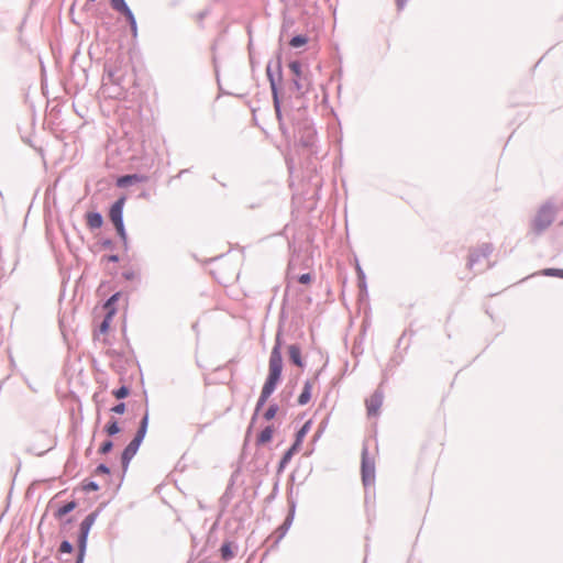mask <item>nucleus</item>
<instances>
[{
	"instance_id": "1",
	"label": "nucleus",
	"mask_w": 563,
	"mask_h": 563,
	"mask_svg": "<svg viewBox=\"0 0 563 563\" xmlns=\"http://www.w3.org/2000/svg\"><path fill=\"white\" fill-rule=\"evenodd\" d=\"M282 371L283 357L280 353V342L277 339L276 344L271 353L268 364V376L262 388V393L256 405V411H258L265 405L269 396L274 393L278 382L280 380Z\"/></svg>"
},
{
	"instance_id": "2",
	"label": "nucleus",
	"mask_w": 563,
	"mask_h": 563,
	"mask_svg": "<svg viewBox=\"0 0 563 563\" xmlns=\"http://www.w3.org/2000/svg\"><path fill=\"white\" fill-rule=\"evenodd\" d=\"M311 420H308L305 422V424L301 427V429L296 434V440L294 444L287 450V452L284 454L283 459L280 460L278 471L282 472L286 467V465L290 462L291 457L299 452L301 444L303 442L305 437L311 429Z\"/></svg>"
},
{
	"instance_id": "3",
	"label": "nucleus",
	"mask_w": 563,
	"mask_h": 563,
	"mask_svg": "<svg viewBox=\"0 0 563 563\" xmlns=\"http://www.w3.org/2000/svg\"><path fill=\"white\" fill-rule=\"evenodd\" d=\"M554 221V210L549 206L542 207L534 219L532 220L531 228L536 234H540L548 229Z\"/></svg>"
},
{
	"instance_id": "4",
	"label": "nucleus",
	"mask_w": 563,
	"mask_h": 563,
	"mask_svg": "<svg viewBox=\"0 0 563 563\" xmlns=\"http://www.w3.org/2000/svg\"><path fill=\"white\" fill-rule=\"evenodd\" d=\"M124 203H125V197H121L111 206L110 211H109V218H110L111 222L113 223L118 234L123 240H125V238H126V233H125V229H124V224H123V217H122Z\"/></svg>"
},
{
	"instance_id": "5",
	"label": "nucleus",
	"mask_w": 563,
	"mask_h": 563,
	"mask_svg": "<svg viewBox=\"0 0 563 563\" xmlns=\"http://www.w3.org/2000/svg\"><path fill=\"white\" fill-rule=\"evenodd\" d=\"M96 518H97V512H92V514L88 515L82 520V522L80 525V534L78 538L79 555H78L77 563H81V561L84 559L88 534H89L91 527L93 526V523L96 521Z\"/></svg>"
},
{
	"instance_id": "6",
	"label": "nucleus",
	"mask_w": 563,
	"mask_h": 563,
	"mask_svg": "<svg viewBox=\"0 0 563 563\" xmlns=\"http://www.w3.org/2000/svg\"><path fill=\"white\" fill-rule=\"evenodd\" d=\"M111 8L123 15L131 27V33L133 37L137 36V24L135 16L129 5L126 4L125 0H110Z\"/></svg>"
},
{
	"instance_id": "7",
	"label": "nucleus",
	"mask_w": 563,
	"mask_h": 563,
	"mask_svg": "<svg viewBox=\"0 0 563 563\" xmlns=\"http://www.w3.org/2000/svg\"><path fill=\"white\" fill-rule=\"evenodd\" d=\"M375 481V461L368 456L366 446L362 450V482L364 486L372 485Z\"/></svg>"
},
{
	"instance_id": "8",
	"label": "nucleus",
	"mask_w": 563,
	"mask_h": 563,
	"mask_svg": "<svg viewBox=\"0 0 563 563\" xmlns=\"http://www.w3.org/2000/svg\"><path fill=\"white\" fill-rule=\"evenodd\" d=\"M365 405L368 416H377L383 405V394L375 391L365 400Z\"/></svg>"
},
{
	"instance_id": "9",
	"label": "nucleus",
	"mask_w": 563,
	"mask_h": 563,
	"mask_svg": "<svg viewBox=\"0 0 563 563\" xmlns=\"http://www.w3.org/2000/svg\"><path fill=\"white\" fill-rule=\"evenodd\" d=\"M141 441L139 439H133L128 446L124 449L122 453V463L124 467L129 464V462L132 460V457L135 455L140 448Z\"/></svg>"
},
{
	"instance_id": "10",
	"label": "nucleus",
	"mask_w": 563,
	"mask_h": 563,
	"mask_svg": "<svg viewBox=\"0 0 563 563\" xmlns=\"http://www.w3.org/2000/svg\"><path fill=\"white\" fill-rule=\"evenodd\" d=\"M147 177L146 176H143V175H137V174H133V175H125V176H121L117 179V186L119 187H126L131 184H134V183H143V181H146Z\"/></svg>"
},
{
	"instance_id": "11",
	"label": "nucleus",
	"mask_w": 563,
	"mask_h": 563,
	"mask_svg": "<svg viewBox=\"0 0 563 563\" xmlns=\"http://www.w3.org/2000/svg\"><path fill=\"white\" fill-rule=\"evenodd\" d=\"M288 354L289 360L291 363H294L296 366L302 368L303 362L301 358V350L297 344H291L288 346Z\"/></svg>"
},
{
	"instance_id": "12",
	"label": "nucleus",
	"mask_w": 563,
	"mask_h": 563,
	"mask_svg": "<svg viewBox=\"0 0 563 563\" xmlns=\"http://www.w3.org/2000/svg\"><path fill=\"white\" fill-rule=\"evenodd\" d=\"M86 223L90 229H99L102 223V217L98 212H88L86 214Z\"/></svg>"
},
{
	"instance_id": "13",
	"label": "nucleus",
	"mask_w": 563,
	"mask_h": 563,
	"mask_svg": "<svg viewBox=\"0 0 563 563\" xmlns=\"http://www.w3.org/2000/svg\"><path fill=\"white\" fill-rule=\"evenodd\" d=\"M275 429L272 426L266 427L261 431V433L257 435L256 444L257 445H264L268 443L274 435Z\"/></svg>"
},
{
	"instance_id": "14",
	"label": "nucleus",
	"mask_w": 563,
	"mask_h": 563,
	"mask_svg": "<svg viewBox=\"0 0 563 563\" xmlns=\"http://www.w3.org/2000/svg\"><path fill=\"white\" fill-rule=\"evenodd\" d=\"M311 389H312V384L310 382H306L303 385V389L298 397L299 405L303 406L309 402V400L311 398Z\"/></svg>"
},
{
	"instance_id": "15",
	"label": "nucleus",
	"mask_w": 563,
	"mask_h": 563,
	"mask_svg": "<svg viewBox=\"0 0 563 563\" xmlns=\"http://www.w3.org/2000/svg\"><path fill=\"white\" fill-rule=\"evenodd\" d=\"M113 316H114L113 310H110L109 312H107L103 321L101 322V324L99 327L98 334H107L108 333Z\"/></svg>"
},
{
	"instance_id": "16",
	"label": "nucleus",
	"mask_w": 563,
	"mask_h": 563,
	"mask_svg": "<svg viewBox=\"0 0 563 563\" xmlns=\"http://www.w3.org/2000/svg\"><path fill=\"white\" fill-rule=\"evenodd\" d=\"M147 423H148V415L146 413L141 421V426H140L134 439H139V441H141V442L143 441V439L146 434Z\"/></svg>"
},
{
	"instance_id": "17",
	"label": "nucleus",
	"mask_w": 563,
	"mask_h": 563,
	"mask_svg": "<svg viewBox=\"0 0 563 563\" xmlns=\"http://www.w3.org/2000/svg\"><path fill=\"white\" fill-rule=\"evenodd\" d=\"M147 423H148V415L146 413L141 421V426H140L134 439H139V441H141V442L143 441V439L146 434Z\"/></svg>"
},
{
	"instance_id": "18",
	"label": "nucleus",
	"mask_w": 563,
	"mask_h": 563,
	"mask_svg": "<svg viewBox=\"0 0 563 563\" xmlns=\"http://www.w3.org/2000/svg\"><path fill=\"white\" fill-rule=\"evenodd\" d=\"M76 503L75 501H69L67 504H65L64 506L59 507L55 514V516L57 518H63L65 515H67L68 512L73 511L75 508H76Z\"/></svg>"
},
{
	"instance_id": "19",
	"label": "nucleus",
	"mask_w": 563,
	"mask_h": 563,
	"mask_svg": "<svg viewBox=\"0 0 563 563\" xmlns=\"http://www.w3.org/2000/svg\"><path fill=\"white\" fill-rule=\"evenodd\" d=\"M481 256L485 257L486 256L485 252L479 251V250L471 252L470 257H468V267L473 268L475 263L479 260Z\"/></svg>"
},
{
	"instance_id": "20",
	"label": "nucleus",
	"mask_w": 563,
	"mask_h": 563,
	"mask_svg": "<svg viewBox=\"0 0 563 563\" xmlns=\"http://www.w3.org/2000/svg\"><path fill=\"white\" fill-rule=\"evenodd\" d=\"M220 552H221V558L223 560H230L233 558L231 543H229V542L222 544Z\"/></svg>"
},
{
	"instance_id": "21",
	"label": "nucleus",
	"mask_w": 563,
	"mask_h": 563,
	"mask_svg": "<svg viewBox=\"0 0 563 563\" xmlns=\"http://www.w3.org/2000/svg\"><path fill=\"white\" fill-rule=\"evenodd\" d=\"M120 297V294L117 292L114 295H112L108 300L107 302L104 303L103 308L107 310V312H109L110 310H113L114 313L117 312L115 308H114V303L118 301Z\"/></svg>"
},
{
	"instance_id": "22",
	"label": "nucleus",
	"mask_w": 563,
	"mask_h": 563,
	"mask_svg": "<svg viewBox=\"0 0 563 563\" xmlns=\"http://www.w3.org/2000/svg\"><path fill=\"white\" fill-rule=\"evenodd\" d=\"M308 42V38L303 35H297V36H294L289 44L291 47H300V46H303L305 44H307Z\"/></svg>"
},
{
	"instance_id": "23",
	"label": "nucleus",
	"mask_w": 563,
	"mask_h": 563,
	"mask_svg": "<svg viewBox=\"0 0 563 563\" xmlns=\"http://www.w3.org/2000/svg\"><path fill=\"white\" fill-rule=\"evenodd\" d=\"M106 432L109 435H114L120 432V427L117 420L112 419L111 421H109V423L106 426Z\"/></svg>"
},
{
	"instance_id": "24",
	"label": "nucleus",
	"mask_w": 563,
	"mask_h": 563,
	"mask_svg": "<svg viewBox=\"0 0 563 563\" xmlns=\"http://www.w3.org/2000/svg\"><path fill=\"white\" fill-rule=\"evenodd\" d=\"M289 69L292 73V75L296 77V80L300 78L301 76V64L299 62H291L289 64Z\"/></svg>"
},
{
	"instance_id": "25",
	"label": "nucleus",
	"mask_w": 563,
	"mask_h": 563,
	"mask_svg": "<svg viewBox=\"0 0 563 563\" xmlns=\"http://www.w3.org/2000/svg\"><path fill=\"white\" fill-rule=\"evenodd\" d=\"M278 411V407L276 405H272L268 407V409L265 411L264 413V418L266 420H272L273 418H275L276 413Z\"/></svg>"
},
{
	"instance_id": "26",
	"label": "nucleus",
	"mask_w": 563,
	"mask_h": 563,
	"mask_svg": "<svg viewBox=\"0 0 563 563\" xmlns=\"http://www.w3.org/2000/svg\"><path fill=\"white\" fill-rule=\"evenodd\" d=\"M543 274L545 276H555V277L563 278V269L547 268V269L543 271Z\"/></svg>"
},
{
	"instance_id": "27",
	"label": "nucleus",
	"mask_w": 563,
	"mask_h": 563,
	"mask_svg": "<svg viewBox=\"0 0 563 563\" xmlns=\"http://www.w3.org/2000/svg\"><path fill=\"white\" fill-rule=\"evenodd\" d=\"M112 394L114 395L115 398L122 399V398H125L129 395V388L125 387V386H122L119 389L113 390Z\"/></svg>"
},
{
	"instance_id": "28",
	"label": "nucleus",
	"mask_w": 563,
	"mask_h": 563,
	"mask_svg": "<svg viewBox=\"0 0 563 563\" xmlns=\"http://www.w3.org/2000/svg\"><path fill=\"white\" fill-rule=\"evenodd\" d=\"M112 446H113L112 442L110 440H108V441L102 443V445L99 449V452L101 454H107V453H109L112 450Z\"/></svg>"
},
{
	"instance_id": "29",
	"label": "nucleus",
	"mask_w": 563,
	"mask_h": 563,
	"mask_svg": "<svg viewBox=\"0 0 563 563\" xmlns=\"http://www.w3.org/2000/svg\"><path fill=\"white\" fill-rule=\"evenodd\" d=\"M73 551V545L68 541H63L59 547L60 553H70Z\"/></svg>"
},
{
	"instance_id": "30",
	"label": "nucleus",
	"mask_w": 563,
	"mask_h": 563,
	"mask_svg": "<svg viewBox=\"0 0 563 563\" xmlns=\"http://www.w3.org/2000/svg\"><path fill=\"white\" fill-rule=\"evenodd\" d=\"M298 282L305 285L310 284L312 282V276L309 273L302 274L299 276Z\"/></svg>"
},
{
	"instance_id": "31",
	"label": "nucleus",
	"mask_w": 563,
	"mask_h": 563,
	"mask_svg": "<svg viewBox=\"0 0 563 563\" xmlns=\"http://www.w3.org/2000/svg\"><path fill=\"white\" fill-rule=\"evenodd\" d=\"M111 410L118 415H122L125 411V405L123 402L118 404Z\"/></svg>"
},
{
	"instance_id": "32",
	"label": "nucleus",
	"mask_w": 563,
	"mask_h": 563,
	"mask_svg": "<svg viewBox=\"0 0 563 563\" xmlns=\"http://www.w3.org/2000/svg\"><path fill=\"white\" fill-rule=\"evenodd\" d=\"M84 489L87 492H95L99 489V486L93 482H89L85 484Z\"/></svg>"
},
{
	"instance_id": "33",
	"label": "nucleus",
	"mask_w": 563,
	"mask_h": 563,
	"mask_svg": "<svg viewBox=\"0 0 563 563\" xmlns=\"http://www.w3.org/2000/svg\"><path fill=\"white\" fill-rule=\"evenodd\" d=\"M96 473L109 474V473H110V470H109L106 465L100 464V465L96 468Z\"/></svg>"
},
{
	"instance_id": "34",
	"label": "nucleus",
	"mask_w": 563,
	"mask_h": 563,
	"mask_svg": "<svg viewBox=\"0 0 563 563\" xmlns=\"http://www.w3.org/2000/svg\"><path fill=\"white\" fill-rule=\"evenodd\" d=\"M406 1L407 0H396L398 8L402 9L405 7Z\"/></svg>"
},
{
	"instance_id": "35",
	"label": "nucleus",
	"mask_w": 563,
	"mask_h": 563,
	"mask_svg": "<svg viewBox=\"0 0 563 563\" xmlns=\"http://www.w3.org/2000/svg\"><path fill=\"white\" fill-rule=\"evenodd\" d=\"M107 260L110 261V262H117L118 261V256L117 255H109V256H107Z\"/></svg>"
},
{
	"instance_id": "36",
	"label": "nucleus",
	"mask_w": 563,
	"mask_h": 563,
	"mask_svg": "<svg viewBox=\"0 0 563 563\" xmlns=\"http://www.w3.org/2000/svg\"><path fill=\"white\" fill-rule=\"evenodd\" d=\"M275 106H276V111L278 112L279 111V108H278V104H277V100L275 99Z\"/></svg>"
}]
</instances>
